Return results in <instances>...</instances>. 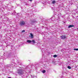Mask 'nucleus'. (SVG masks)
<instances>
[{"label":"nucleus","instance_id":"1","mask_svg":"<svg viewBox=\"0 0 78 78\" xmlns=\"http://www.w3.org/2000/svg\"><path fill=\"white\" fill-rule=\"evenodd\" d=\"M17 72L19 75H22L23 74V70L22 69H18Z\"/></svg>","mask_w":78,"mask_h":78},{"label":"nucleus","instance_id":"2","mask_svg":"<svg viewBox=\"0 0 78 78\" xmlns=\"http://www.w3.org/2000/svg\"><path fill=\"white\" fill-rule=\"evenodd\" d=\"M33 42V44H34V43H36V42H35V40H33L32 41L30 40H27V43H29L30 44V43H31V42Z\"/></svg>","mask_w":78,"mask_h":78},{"label":"nucleus","instance_id":"3","mask_svg":"<svg viewBox=\"0 0 78 78\" xmlns=\"http://www.w3.org/2000/svg\"><path fill=\"white\" fill-rule=\"evenodd\" d=\"M25 22L24 21H22L20 22V26H23V25H25Z\"/></svg>","mask_w":78,"mask_h":78},{"label":"nucleus","instance_id":"4","mask_svg":"<svg viewBox=\"0 0 78 78\" xmlns=\"http://www.w3.org/2000/svg\"><path fill=\"white\" fill-rule=\"evenodd\" d=\"M61 39H66L67 38V37L65 35H62L61 36Z\"/></svg>","mask_w":78,"mask_h":78},{"label":"nucleus","instance_id":"5","mask_svg":"<svg viewBox=\"0 0 78 78\" xmlns=\"http://www.w3.org/2000/svg\"><path fill=\"white\" fill-rule=\"evenodd\" d=\"M74 27V25H69L68 26V28H71L72 27Z\"/></svg>","mask_w":78,"mask_h":78},{"label":"nucleus","instance_id":"6","mask_svg":"<svg viewBox=\"0 0 78 78\" xmlns=\"http://www.w3.org/2000/svg\"><path fill=\"white\" fill-rule=\"evenodd\" d=\"M56 3V1H55V0H54L52 2V4H55Z\"/></svg>","mask_w":78,"mask_h":78},{"label":"nucleus","instance_id":"7","mask_svg":"<svg viewBox=\"0 0 78 78\" xmlns=\"http://www.w3.org/2000/svg\"><path fill=\"white\" fill-rule=\"evenodd\" d=\"M30 36H31V38H33V37H34V36H33V34H31Z\"/></svg>","mask_w":78,"mask_h":78},{"label":"nucleus","instance_id":"8","mask_svg":"<svg viewBox=\"0 0 78 78\" xmlns=\"http://www.w3.org/2000/svg\"><path fill=\"white\" fill-rule=\"evenodd\" d=\"M45 72H46V71H45V70H44L42 71V73H45Z\"/></svg>","mask_w":78,"mask_h":78},{"label":"nucleus","instance_id":"9","mask_svg":"<svg viewBox=\"0 0 78 78\" xmlns=\"http://www.w3.org/2000/svg\"><path fill=\"white\" fill-rule=\"evenodd\" d=\"M67 68L68 69H71V67H70L69 66H68Z\"/></svg>","mask_w":78,"mask_h":78},{"label":"nucleus","instance_id":"10","mask_svg":"<svg viewBox=\"0 0 78 78\" xmlns=\"http://www.w3.org/2000/svg\"><path fill=\"white\" fill-rule=\"evenodd\" d=\"M53 57L54 58H56V57H57V55H53Z\"/></svg>","mask_w":78,"mask_h":78},{"label":"nucleus","instance_id":"11","mask_svg":"<svg viewBox=\"0 0 78 78\" xmlns=\"http://www.w3.org/2000/svg\"><path fill=\"white\" fill-rule=\"evenodd\" d=\"M74 50H76V51H78V48L77 49H76V48H75L74 49Z\"/></svg>","mask_w":78,"mask_h":78},{"label":"nucleus","instance_id":"12","mask_svg":"<svg viewBox=\"0 0 78 78\" xmlns=\"http://www.w3.org/2000/svg\"><path fill=\"white\" fill-rule=\"evenodd\" d=\"M32 22H33V23H35V22H36V21H34V20H33V21H32Z\"/></svg>","mask_w":78,"mask_h":78},{"label":"nucleus","instance_id":"13","mask_svg":"<svg viewBox=\"0 0 78 78\" xmlns=\"http://www.w3.org/2000/svg\"><path fill=\"white\" fill-rule=\"evenodd\" d=\"M24 32H25V30H23L22 31V33H24Z\"/></svg>","mask_w":78,"mask_h":78},{"label":"nucleus","instance_id":"14","mask_svg":"<svg viewBox=\"0 0 78 78\" xmlns=\"http://www.w3.org/2000/svg\"><path fill=\"white\" fill-rule=\"evenodd\" d=\"M30 2H31V1H32V0H30Z\"/></svg>","mask_w":78,"mask_h":78}]
</instances>
